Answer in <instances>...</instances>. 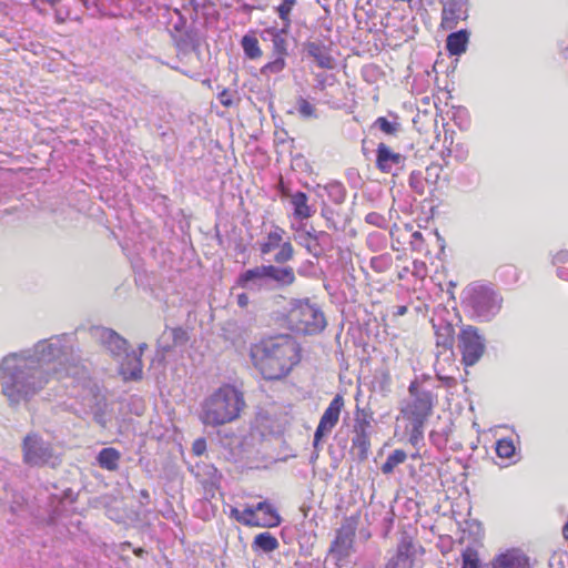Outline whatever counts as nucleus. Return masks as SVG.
Returning <instances> with one entry per match:
<instances>
[{
	"instance_id": "1",
	"label": "nucleus",
	"mask_w": 568,
	"mask_h": 568,
	"mask_svg": "<svg viewBox=\"0 0 568 568\" xmlns=\"http://www.w3.org/2000/svg\"><path fill=\"white\" fill-rule=\"evenodd\" d=\"M64 337L39 342L33 351L12 353L0 363L1 392L11 406L28 402L49 382L51 374L59 379L71 375L75 366L67 367L70 347Z\"/></svg>"
},
{
	"instance_id": "2",
	"label": "nucleus",
	"mask_w": 568,
	"mask_h": 568,
	"mask_svg": "<svg viewBox=\"0 0 568 568\" xmlns=\"http://www.w3.org/2000/svg\"><path fill=\"white\" fill-rule=\"evenodd\" d=\"M250 356L265 379H280L300 362V346L291 335L281 334L252 345Z\"/></svg>"
},
{
	"instance_id": "3",
	"label": "nucleus",
	"mask_w": 568,
	"mask_h": 568,
	"mask_svg": "<svg viewBox=\"0 0 568 568\" xmlns=\"http://www.w3.org/2000/svg\"><path fill=\"white\" fill-rule=\"evenodd\" d=\"M245 406L243 394L232 385H223L201 404L200 420L217 427L234 422Z\"/></svg>"
},
{
	"instance_id": "4",
	"label": "nucleus",
	"mask_w": 568,
	"mask_h": 568,
	"mask_svg": "<svg viewBox=\"0 0 568 568\" xmlns=\"http://www.w3.org/2000/svg\"><path fill=\"white\" fill-rule=\"evenodd\" d=\"M286 318L290 328L300 334H316L326 326L323 312L308 301L292 302Z\"/></svg>"
},
{
	"instance_id": "5",
	"label": "nucleus",
	"mask_w": 568,
	"mask_h": 568,
	"mask_svg": "<svg viewBox=\"0 0 568 568\" xmlns=\"http://www.w3.org/2000/svg\"><path fill=\"white\" fill-rule=\"evenodd\" d=\"M22 453L23 462L31 467L50 466L55 468L61 463V458L54 453L52 445L36 434L26 436Z\"/></svg>"
},
{
	"instance_id": "6",
	"label": "nucleus",
	"mask_w": 568,
	"mask_h": 568,
	"mask_svg": "<svg viewBox=\"0 0 568 568\" xmlns=\"http://www.w3.org/2000/svg\"><path fill=\"white\" fill-rule=\"evenodd\" d=\"M458 347L462 352L463 363L467 366L476 364L485 352L484 338L474 326H465L458 335Z\"/></svg>"
},
{
	"instance_id": "7",
	"label": "nucleus",
	"mask_w": 568,
	"mask_h": 568,
	"mask_svg": "<svg viewBox=\"0 0 568 568\" xmlns=\"http://www.w3.org/2000/svg\"><path fill=\"white\" fill-rule=\"evenodd\" d=\"M469 303L478 317L489 318L500 308V298L487 287H475L469 296Z\"/></svg>"
},
{
	"instance_id": "8",
	"label": "nucleus",
	"mask_w": 568,
	"mask_h": 568,
	"mask_svg": "<svg viewBox=\"0 0 568 568\" xmlns=\"http://www.w3.org/2000/svg\"><path fill=\"white\" fill-rule=\"evenodd\" d=\"M344 406V399L336 395L322 415L318 426L314 434V446L317 447L323 437L327 436L337 425L341 410Z\"/></svg>"
},
{
	"instance_id": "9",
	"label": "nucleus",
	"mask_w": 568,
	"mask_h": 568,
	"mask_svg": "<svg viewBox=\"0 0 568 568\" xmlns=\"http://www.w3.org/2000/svg\"><path fill=\"white\" fill-rule=\"evenodd\" d=\"M432 410V395L429 392L422 390V393L416 394V397L407 403L402 413L409 422L426 423Z\"/></svg>"
},
{
	"instance_id": "10",
	"label": "nucleus",
	"mask_w": 568,
	"mask_h": 568,
	"mask_svg": "<svg viewBox=\"0 0 568 568\" xmlns=\"http://www.w3.org/2000/svg\"><path fill=\"white\" fill-rule=\"evenodd\" d=\"M355 531V520L352 518L345 519L341 528L337 530L336 538L331 546V552L335 555L337 559L341 560L349 556L353 548Z\"/></svg>"
},
{
	"instance_id": "11",
	"label": "nucleus",
	"mask_w": 568,
	"mask_h": 568,
	"mask_svg": "<svg viewBox=\"0 0 568 568\" xmlns=\"http://www.w3.org/2000/svg\"><path fill=\"white\" fill-rule=\"evenodd\" d=\"M371 423L365 419H356L354 425V436L352 438V452L359 460L368 457L371 447L369 433Z\"/></svg>"
},
{
	"instance_id": "12",
	"label": "nucleus",
	"mask_w": 568,
	"mask_h": 568,
	"mask_svg": "<svg viewBox=\"0 0 568 568\" xmlns=\"http://www.w3.org/2000/svg\"><path fill=\"white\" fill-rule=\"evenodd\" d=\"M93 335L113 356L126 353V341L113 329L97 327L93 329Z\"/></svg>"
},
{
	"instance_id": "13",
	"label": "nucleus",
	"mask_w": 568,
	"mask_h": 568,
	"mask_svg": "<svg viewBox=\"0 0 568 568\" xmlns=\"http://www.w3.org/2000/svg\"><path fill=\"white\" fill-rule=\"evenodd\" d=\"M237 284L248 291H260L268 284L267 265L256 266L242 273Z\"/></svg>"
},
{
	"instance_id": "14",
	"label": "nucleus",
	"mask_w": 568,
	"mask_h": 568,
	"mask_svg": "<svg viewBox=\"0 0 568 568\" xmlns=\"http://www.w3.org/2000/svg\"><path fill=\"white\" fill-rule=\"evenodd\" d=\"M466 0H448L443 7L442 27L454 29L458 21L466 18Z\"/></svg>"
},
{
	"instance_id": "15",
	"label": "nucleus",
	"mask_w": 568,
	"mask_h": 568,
	"mask_svg": "<svg viewBox=\"0 0 568 568\" xmlns=\"http://www.w3.org/2000/svg\"><path fill=\"white\" fill-rule=\"evenodd\" d=\"M405 158L397 152H394L385 143H379L377 146L376 166L384 173H392L394 166L402 168Z\"/></svg>"
},
{
	"instance_id": "16",
	"label": "nucleus",
	"mask_w": 568,
	"mask_h": 568,
	"mask_svg": "<svg viewBox=\"0 0 568 568\" xmlns=\"http://www.w3.org/2000/svg\"><path fill=\"white\" fill-rule=\"evenodd\" d=\"M493 568H529L527 557L518 549H510L498 555Z\"/></svg>"
},
{
	"instance_id": "17",
	"label": "nucleus",
	"mask_w": 568,
	"mask_h": 568,
	"mask_svg": "<svg viewBox=\"0 0 568 568\" xmlns=\"http://www.w3.org/2000/svg\"><path fill=\"white\" fill-rule=\"evenodd\" d=\"M416 552V547L409 537H403L397 547V554L392 561L399 568H412L413 557Z\"/></svg>"
},
{
	"instance_id": "18",
	"label": "nucleus",
	"mask_w": 568,
	"mask_h": 568,
	"mask_svg": "<svg viewBox=\"0 0 568 568\" xmlns=\"http://www.w3.org/2000/svg\"><path fill=\"white\" fill-rule=\"evenodd\" d=\"M121 374L124 379H140L142 377V361L135 352L132 355L126 354V362L121 365Z\"/></svg>"
},
{
	"instance_id": "19",
	"label": "nucleus",
	"mask_w": 568,
	"mask_h": 568,
	"mask_svg": "<svg viewBox=\"0 0 568 568\" xmlns=\"http://www.w3.org/2000/svg\"><path fill=\"white\" fill-rule=\"evenodd\" d=\"M257 513H262L260 517V527H276L281 523V517L274 507L267 501H261L255 506Z\"/></svg>"
},
{
	"instance_id": "20",
	"label": "nucleus",
	"mask_w": 568,
	"mask_h": 568,
	"mask_svg": "<svg viewBox=\"0 0 568 568\" xmlns=\"http://www.w3.org/2000/svg\"><path fill=\"white\" fill-rule=\"evenodd\" d=\"M307 53L315 60L318 67L323 69L334 68V59L324 47L312 42L307 45Z\"/></svg>"
},
{
	"instance_id": "21",
	"label": "nucleus",
	"mask_w": 568,
	"mask_h": 568,
	"mask_svg": "<svg viewBox=\"0 0 568 568\" xmlns=\"http://www.w3.org/2000/svg\"><path fill=\"white\" fill-rule=\"evenodd\" d=\"M268 282L274 281L280 285H291L295 281V274L292 267H277L267 265Z\"/></svg>"
},
{
	"instance_id": "22",
	"label": "nucleus",
	"mask_w": 568,
	"mask_h": 568,
	"mask_svg": "<svg viewBox=\"0 0 568 568\" xmlns=\"http://www.w3.org/2000/svg\"><path fill=\"white\" fill-rule=\"evenodd\" d=\"M120 458L121 454L115 448L108 447L99 453L97 460L100 467L114 471L119 468Z\"/></svg>"
},
{
	"instance_id": "23",
	"label": "nucleus",
	"mask_w": 568,
	"mask_h": 568,
	"mask_svg": "<svg viewBox=\"0 0 568 568\" xmlns=\"http://www.w3.org/2000/svg\"><path fill=\"white\" fill-rule=\"evenodd\" d=\"M468 42V33L465 30H460L458 32H454L447 37V50L453 55H459L466 51V45Z\"/></svg>"
},
{
	"instance_id": "24",
	"label": "nucleus",
	"mask_w": 568,
	"mask_h": 568,
	"mask_svg": "<svg viewBox=\"0 0 568 568\" xmlns=\"http://www.w3.org/2000/svg\"><path fill=\"white\" fill-rule=\"evenodd\" d=\"M291 202L294 206V215L297 219H308L312 215L311 207L307 204V196L303 192L292 195Z\"/></svg>"
},
{
	"instance_id": "25",
	"label": "nucleus",
	"mask_w": 568,
	"mask_h": 568,
	"mask_svg": "<svg viewBox=\"0 0 568 568\" xmlns=\"http://www.w3.org/2000/svg\"><path fill=\"white\" fill-rule=\"evenodd\" d=\"M284 231L280 227H276L274 231L267 234L266 240L261 243L260 251L263 255L271 253L273 250L277 248L282 244V234Z\"/></svg>"
},
{
	"instance_id": "26",
	"label": "nucleus",
	"mask_w": 568,
	"mask_h": 568,
	"mask_svg": "<svg viewBox=\"0 0 568 568\" xmlns=\"http://www.w3.org/2000/svg\"><path fill=\"white\" fill-rule=\"evenodd\" d=\"M253 546L260 548L264 552H272L278 548V541L270 532H262L255 536Z\"/></svg>"
},
{
	"instance_id": "27",
	"label": "nucleus",
	"mask_w": 568,
	"mask_h": 568,
	"mask_svg": "<svg viewBox=\"0 0 568 568\" xmlns=\"http://www.w3.org/2000/svg\"><path fill=\"white\" fill-rule=\"evenodd\" d=\"M406 453L402 449L394 450L382 465V471L384 474L393 473L394 468L406 460Z\"/></svg>"
},
{
	"instance_id": "28",
	"label": "nucleus",
	"mask_w": 568,
	"mask_h": 568,
	"mask_svg": "<svg viewBox=\"0 0 568 568\" xmlns=\"http://www.w3.org/2000/svg\"><path fill=\"white\" fill-rule=\"evenodd\" d=\"M242 47L245 52V54L250 59H256L261 57L262 51L258 47V41L255 37L252 36H244L242 39Z\"/></svg>"
},
{
	"instance_id": "29",
	"label": "nucleus",
	"mask_w": 568,
	"mask_h": 568,
	"mask_svg": "<svg viewBox=\"0 0 568 568\" xmlns=\"http://www.w3.org/2000/svg\"><path fill=\"white\" fill-rule=\"evenodd\" d=\"M297 112L303 119H317L318 114L315 105L306 99L300 97L296 101Z\"/></svg>"
},
{
	"instance_id": "30",
	"label": "nucleus",
	"mask_w": 568,
	"mask_h": 568,
	"mask_svg": "<svg viewBox=\"0 0 568 568\" xmlns=\"http://www.w3.org/2000/svg\"><path fill=\"white\" fill-rule=\"evenodd\" d=\"M260 516L255 506H247L241 515L240 523L247 527H260Z\"/></svg>"
},
{
	"instance_id": "31",
	"label": "nucleus",
	"mask_w": 568,
	"mask_h": 568,
	"mask_svg": "<svg viewBox=\"0 0 568 568\" xmlns=\"http://www.w3.org/2000/svg\"><path fill=\"white\" fill-rule=\"evenodd\" d=\"M278 247H280V251L274 256L275 263L284 264L293 258L294 248H293L291 242H284Z\"/></svg>"
},
{
	"instance_id": "32",
	"label": "nucleus",
	"mask_w": 568,
	"mask_h": 568,
	"mask_svg": "<svg viewBox=\"0 0 568 568\" xmlns=\"http://www.w3.org/2000/svg\"><path fill=\"white\" fill-rule=\"evenodd\" d=\"M496 453L501 458H509L515 453V446L510 439H499L496 445Z\"/></svg>"
},
{
	"instance_id": "33",
	"label": "nucleus",
	"mask_w": 568,
	"mask_h": 568,
	"mask_svg": "<svg viewBox=\"0 0 568 568\" xmlns=\"http://www.w3.org/2000/svg\"><path fill=\"white\" fill-rule=\"evenodd\" d=\"M294 3L295 0H283V2L277 7L278 16L284 21V26L286 28L290 26V13Z\"/></svg>"
},
{
	"instance_id": "34",
	"label": "nucleus",
	"mask_w": 568,
	"mask_h": 568,
	"mask_svg": "<svg viewBox=\"0 0 568 568\" xmlns=\"http://www.w3.org/2000/svg\"><path fill=\"white\" fill-rule=\"evenodd\" d=\"M412 429L409 435V442L412 445L416 446L424 436V425L425 423L410 422Z\"/></svg>"
},
{
	"instance_id": "35",
	"label": "nucleus",
	"mask_w": 568,
	"mask_h": 568,
	"mask_svg": "<svg viewBox=\"0 0 568 568\" xmlns=\"http://www.w3.org/2000/svg\"><path fill=\"white\" fill-rule=\"evenodd\" d=\"M479 559L477 552L473 549H466L463 554V568H478Z\"/></svg>"
},
{
	"instance_id": "36",
	"label": "nucleus",
	"mask_w": 568,
	"mask_h": 568,
	"mask_svg": "<svg viewBox=\"0 0 568 568\" xmlns=\"http://www.w3.org/2000/svg\"><path fill=\"white\" fill-rule=\"evenodd\" d=\"M375 125H377L386 134H394L397 131V128H398L397 123L389 122L384 116H379L375 121Z\"/></svg>"
},
{
	"instance_id": "37",
	"label": "nucleus",
	"mask_w": 568,
	"mask_h": 568,
	"mask_svg": "<svg viewBox=\"0 0 568 568\" xmlns=\"http://www.w3.org/2000/svg\"><path fill=\"white\" fill-rule=\"evenodd\" d=\"M284 59L277 58L276 60L263 67L262 73H277L284 69Z\"/></svg>"
},
{
	"instance_id": "38",
	"label": "nucleus",
	"mask_w": 568,
	"mask_h": 568,
	"mask_svg": "<svg viewBox=\"0 0 568 568\" xmlns=\"http://www.w3.org/2000/svg\"><path fill=\"white\" fill-rule=\"evenodd\" d=\"M170 335H171L174 344H183L187 341V334L182 328H172L170 331Z\"/></svg>"
},
{
	"instance_id": "39",
	"label": "nucleus",
	"mask_w": 568,
	"mask_h": 568,
	"mask_svg": "<svg viewBox=\"0 0 568 568\" xmlns=\"http://www.w3.org/2000/svg\"><path fill=\"white\" fill-rule=\"evenodd\" d=\"M206 448V443L204 439H197L193 444V452L195 455H202Z\"/></svg>"
},
{
	"instance_id": "40",
	"label": "nucleus",
	"mask_w": 568,
	"mask_h": 568,
	"mask_svg": "<svg viewBox=\"0 0 568 568\" xmlns=\"http://www.w3.org/2000/svg\"><path fill=\"white\" fill-rule=\"evenodd\" d=\"M389 386H390V375L388 372L384 371V372H382L381 387L383 390H389Z\"/></svg>"
},
{
	"instance_id": "41",
	"label": "nucleus",
	"mask_w": 568,
	"mask_h": 568,
	"mask_svg": "<svg viewBox=\"0 0 568 568\" xmlns=\"http://www.w3.org/2000/svg\"><path fill=\"white\" fill-rule=\"evenodd\" d=\"M220 101L225 106H230L232 104V100H231L230 94H229V92L226 90H224L220 94Z\"/></svg>"
},
{
	"instance_id": "42",
	"label": "nucleus",
	"mask_w": 568,
	"mask_h": 568,
	"mask_svg": "<svg viewBox=\"0 0 568 568\" xmlns=\"http://www.w3.org/2000/svg\"><path fill=\"white\" fill-rule=\"evenodd\" d=\"M408 392H409V394H410V396H412L413 398H415V397H416V394L420 393V392L418 390V387H417V383H416V382H413V383L409 385V387H408Z\"/></svg>"
},
{
	"instance_id": "43",
	"label": "nucleus",
	"mask_w": 568,
	"mask_h": 568,
	"mask_svg": "<svg viewBox=\"0 0 568 568\" xmlns=\"http://www.w3.org/2000/svg\"><path fill=\"white\" fill-rule=\"evenodd\" d=\"M230 515L232 518H234L236 521L240 523V518H241V515H242V511H240L237 508L235 507H232L231 508V511H230Z\"/></svg>"
},
{
	"instance_id": "44",
	"label": "nucleus",
	"mask_w": 568,
	"mask_h": 568,
	"mask_svg": "<svg viewBox=\"0 0 568 568\" xmlns=\"http://www.w3.org/2000/svg\"><path fill=\"white\" fill-rule=\"evenodd\" d=\"M237 303H239V305H240V306H242V307H243V306H246V305H247V303H248V297H247L245 294H241V295H239V297H237Z\"/></svg>"
},
{
	"instance_id": "45",
	"label": "nucleus",
	"mask_w": 568,
	"mask_h": 568,
	"mask_svg": "<svg viewBox=\"0 0 568 568\" xmlns=\"http://www.w3.org/2000/svg\"><path fill=\"white\" fill-rule=\"evenodd\" d=\"M140 498H141V503H142V504H143V503H148V501H149V499H150V494H149V491H148L146 489H142V490L140 491Z\"/></svg>"
},
{
	"instance_id": "46",
	"label": "nucleus",
	"mask_w": 568,
	"mask_h": 568,
	"mask_svg": "<svg viewBox=\"0 0 568 568\" xmlns=\"http://www.w3.org/2000/svg\"><path fill=\"white\" fill-rule=\"evenodd\" d=\"M385 568H399L398 566H396L392 560L387 564V566Z\"/></svg>"
},
{
	"instance_id": "47",
	"label": "nucleus",
	"mask_w": 568,
	"mask_h": 568,
	"mask_svg": "<svg viewBox=\"0 0 568 568\" xmlns=\"http://www.w3.org/2000/svg\"><path fill=\"white\" fill-rule=\"evenodd\" d=\"M145 347H146V345H145V344H142V345L140 346V354H139L138 356H140V357H141V354H142V352L144 351V348H145Z\"/></svg>"
},
{
	"instance_id": "48",
	"label": "nucleus",
	"mask_w": 568,
	"mask_h": 568,
	"mask_svg": "<svg viewBox=\"0 0 568 568\" xmlns=\"http://www.w3.org/2000/svg\"><path fill=\"white\" fill-rule=\"evenodd\" d=\"M134 552L138 555V556H141L143 554V549L139 548V549H135Z\"/></svg>"
},
{
	"instance_id": "49",
	"label": "nucleus",
	"mask_w": 568,
	"mask_h": 568,
	"mask_svg": "<svg viewBox=\"0 0 568 568\" xmlns=\"http://www.w3.org/2000/svg\"><path fill=\"white\" fill-rule=\"evenodd\" d=\"M405 311H406V307H402V308H400V311H399V313H400V314H404V313H405Z\"/></svg>"
},
{
	"instance_id": "50",
	"label": "nucleus",
	"mask_w": 568,
	"mask_h": 568,
	"mask_svg": "<svg viewBox=\"0 0 568 568\" xmlns=\"http://www.w3.org/2000/svg\"><path fill=\"white\" fill-rule=\"evenodd\" d=\"M419 236H420L419 232L414 233V237H419Z\"/></svg>"
},
{
	"instance_id": "51",
	"label": "nucleus",
	"mask_w": 568,
	"mask_h": 568,
	"mask_svg": "<svg viewBox=\"0 0 568 568\" xmlns=\"http://www.w3.org/2000/svg\"><path fill=\"white\" fill-rule=\"evenodd\" d=\"M306 235H307L308 237H313V235H312V233H311V232H307V233H306Z\"/></svg>"
}]
</instances>
